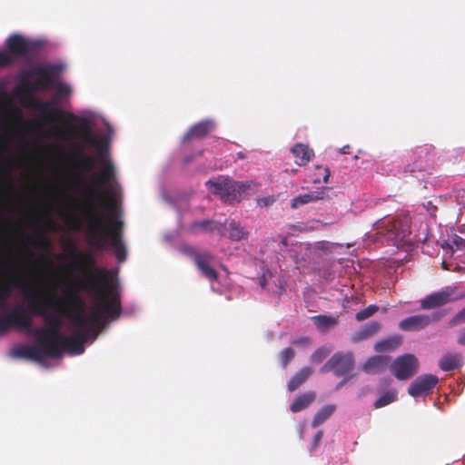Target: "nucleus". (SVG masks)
<instances>
[{"mask_svg":"<svg viewBox=\"0 0 465 465\" xmlns=\"http://www.w3.org/2000/svg\"><path fill=\"white\" fill-rule=\"evenodd\" d=\"M9 52L16 55H25L28 52V45L25 40L19 35H13L7 41Z\"/></svg>","mask_w":465,"mask_h":465,"instance_id":"obj_27","label":"nucleus"},{"mask_svg":"<svg viewBox=\"0 0 465 465\" xmlns=\"http://www.w3.org/2000/svg\"><path fill=\"white\" fill-rule=\"evenodd\" d=\"M56 71L55 65H50L48 67L36 66L25 72L22 75L20 84L14 89V95L19 98L25 107L37 110L44 115L64 114L61 109L54 107L55 101L42 102L33 95L36 90H47L54 85V75Z\"/></svg>","mask_w":465,"mask_h":465,"instance_id":"obj_4","label":"nucleus"},{"mask_svg":"<svg viewBox=\"0 0 465 465\" xmlns=\"http://www.w3.org/2000/svg\"><path fill=\"white\" fill-rule=\"evenodd\" d=\"M101 156H102L103 169L101 170L100 173H95L94 175L93 181L96 183L107 185L114 178V175H115L114 167L109 159L104 158L103 154H101Z\"/></svg>","mask_w":465,"mask_h":465,"instance_id":"obj_21","label":"nucleus"},{"mask_svg":"<svg viewBox=\"0 0 465 465\" xmlns=\"http://www.w3.org/2000/svg\"><path fill=\"white\" fill-rule=\"evenodd\" d=\"M192 160H193V157H192V156H190V157H186L184 161H185V163H190Z\"/></svg>","mask_w":465,"mask_h":465,"instance_id":"obj_54","label":"nucleus"},{"mask_svg":"<svg viewBox=\"0 0 465 465\" xmlns=\"http://www.w3.org/2000/svg\"><path fill=\"white\" fill-rule=\"evenodd\" d=\"M71 222H72L73 228H74L76 230H79L82 228V223L79 219L73 218V219H71Z\"/></svg>","mask_w":465,"mask_h":465,"instance_id":"obj_48","label":"nucleus"},{"mask_svg":"<svg viewBox=\"0 0 465 465\" xmlns=\"http://www.w3.org/2000/svg\"><path fill=\"white\" fill-rule=\"evenodd\" d=\"M316 394L313 391H308L299 395L290 406L292 412L296 413L308 408L315 400Z\"/></svg>","mask_w":465,"mask_h":465,"instance_id":"obj_26","label":"nucleus"},{"mask_svg":"<svg viewBox=\"0 0 465 465\" xmlns=\"http://www.w3.org/2000/svg\"><path fill=\"white\" fill-rule=\"evenodd\" d=\"M237 156L240 159H244L245 158V153L243 152H239V153H237Z\"/></svg>","mask_w":465,"mask_h":465,"instance_id":"obj_51","label":"nucleus"},{"mask_svg":"<svg viewBox=\"0 0 465 465\" xmlns=\"http://www.w3.org/2000/svg\"><path fill=\"white\" fill-rule=\"evenodd\" d=\"M458 343L465 346V328L461 329L459 333Z\"/></svg>","mask_w":465,"mask_h":465,"instance_id":"obj_47","label":"nucleus"},{"mask_svg":"<svg viewBox=\"0 0 465 465\" xmlns=\"http://www.w3.org/2000/svg\"><path fill=\"white\" fill-rule=\"evenodd\" d=\"M75 166L83 172H92L95 167V161L92 156L83 154Z\"/></svg>","mask_w":465,"mask_h":465,"instance_id":"obj_37","label":"nucleus"},{"mask_svg":"<svg viewBox=\"0 0 465 465\" xmlns=\"http://www.w3.org/2000/svg\"><path fill=\"white\" fill-rule=\"evenodd\" d=\"M391 363V357L384 355L372 356L367 360L362 369L368 374L383 372Z\"/></svg>","mask_w":465,"mask_h":465,"instance_id":"obj_20","label":"nucleus"},{"mask_svg":"<svg viewBox=\"0 0 465 465\" xmlns=\"http://www.w3.org/2000/svg\"><path fill=\"white\" fill-rule=\"evenodd\" d=\"M354 368V360L351 352H337L321 368L322 373L333 371L337 376H344Z\"/></svg>","mask_w":465,"mask_h":465,"instance_id":"obj_13","label":"nucleus"},{"mask_svg":"<svg viewBox=\"0 0 465 465\" xmlns=\"http://www.w3.org/2000/svg\"><path fill=\"white\" fill-rule=\"evenodd\" d=\"M22 276H24L22 274ZM24 279V284H25V289H22L25 292V295L28 301V304L30 303V299H32L33 297H35L36 299H45L47 300L49 302H54L55 301V298L56 299H65V297L62 298V297H58L56 295V293L54 292H29L28 291H32V288H29L28 284L26 283L25 282V277H23ZM28 311H29V314H33V315H35L31 310L30 308L28 307Z\"/></svg>","mask_w":465,"mask_h":465,"instance_id":"obj_25","label":"nucleus"},{"mask_svg":"<svg viewBox=\"0 0 465 465\" xmlns=\"http://www.w3.org/2000/svg\"><path fill=\"white\" fill-rule=\"evenodd\" d=\"M397 400L396 390H390L384 392L373 404L375 409L385 407Z\"/></svg>","mask_w":465,"mask_h":465,"instance_id":"obj_36","label":"nucleus"},{"mask_svg":"<svg viewBox=\"0 0 465 465\" xmlns=\"http://www.w3.org/2000/svg\"><path fill=\"white\" fill-rule=\"evenodd\" d=\"M77 182L83 187V195L87 200L82 213L88 221L86 235L89 244L98 250H105L110 243L117 262H124L127 252L123 242V222L113 213L106 218L97 212L96 204L103 203L104 193L90 185L84 176H79Z\"/></svg>","mask_w":465,"mask_h":465,"instance_id":"obj_2","label":"nucleus"},{"mask_svg":"<svg viewBox=\"0 0 465 465\" xmlns=\"http://www.w3.org/2000/svg\"><path fill=\"white\" fill-rule=\"evenodd\" d=\"M55 88H56V97L59 99L67 97L72 93L71 87L68 84H64V83L56 84Z\"/></svg>","mask_w":465,"mask_h":465,"instance_id":"obj_39","label":"nucleus"},{"mask_svg":"<svg viewBox=\"0 0 465 465\" xmlns=\"http://www.w3.org/2000/svg\"><path fill=\"white\" fill-rule=\"evenodd\" d=\"M37 341V346L21 345L15 348L12 351L13 356L17 358H25L34 361H41L43 358H49L44 345Z\"/></svg>","mask_w":465,"mask_h":465,"instance_id":"obj_18","label":"nucleus"},{"mask_svg":"<svg viewBox=\"0 0 465 465\" xmlns=\"http://www.w3.org/2000/svg\"><path fill=\"white\" fill-rule=\"evenodd\" d=\"M214 129V123L211 120H203L193 124L183 138L186 143L191 139H203Z\"/></svg>","mask_w":465,"mask_h":465,"instance_id":"obj_19","label":"nucleus"},{"mask_svg":"<svg viewBox=\"0 0 465 465\" xmlns=\"http://www.w3.org/2000/svg\"><path fill=\"white\" fill-rule=\"evenodd\" d=\"M63 114H66L67 119L63 120V123L68 126L72 127V122H77L78 125L76 127L80 137L82 140L97 149L100 154H104V152L107 151L108 148V140L106 138L97 139L90 126L89 120L86 117L76 116L72 113H64Z\"/></svg>","mask_w":465,"mask_h":465,"instance_id":"obj_9","label":"nucleus"},{"mask_svg":"<svg viewBox=\"0 0 465 465\" xmlns=\"http://www.w3.org/2000/svg\"><path fill=\"white\" fill-rule=\"evenodd\" d=\"M32 324V315L23 308L16 307L7 315L0 314V335L5 334L14 327L31 331Z\"/></svg>","mask_w":465,"mask_h":465,"instance_id":"obj_11","label":"nucleus"},{"mask_svg":"<svg viewBox=\"0 0 465 465\" xmlns=\"http://www.w3.org/2000/svg\"><path fill=\"white\" fill-rule=\"evenodd\" d=\"M226 226L229 231V238L232 241L239 242L249 237V232L234 220L227 222Z\"/></svg>","mask_w":465,"mask_h":465,"instance_id":"obj_29","label":"nucleus"},{"mask_svg":"<svg viewBox=\"0 0 465 465\" xmlns=\"http://www.w3.org/2000/svg\"><path fill=\"white\" fill-rule=\"evenodd\" d=\"M38 245L45 249H48L51 247V242L47 238H45V236H42L40 238V240L38 241Z\"/></svg>","mask_w":465,"mask_h":465,"instance_id":"obj_46","label":"nucleus"},{"mask_svg":"<svg viewBox=\"0 0 465 465\" xmlns=\"http://www.w3.org/2000/svg\"><path fill=\"white\" fill-rule=\"evenodd\" d=\"M456 247V250L465 249V240L460 236H455L451 241V248Z\"/></svg>","mask_w":465,"mask_h":465,"instance_id":"obj_43","label":"nucleus"},{"mask_svg":"<svg viewBox=\"0 0 465 465\" xmlns=\"http://www.w3.org/2000/svg\"><path fill=\"white\" fill-rule=\"evenodd\" d=\"M4 95H5V94H4V92H3V90H2V87L0 86V99H1Z\"/></svg>","mask_w":465,"mask_h":465,"instance_id":"obj_55","label":"nucleus"},{"mask_svg":"<svg viewBox=\"0 0 465 465\" xmlns=\"http://www.w3.org/2000/svg\"><path fill=\"white\" fill-rule=\"evenodd\" d=\"M260 285L262 289H264L266 287V275L263 274L261 278H260Z\"/></svg>","mask_w":465,"mask_h":465,"instance_id":"obj_50","label":"nucleus"},{"mask_svg":"<svg viewBox=\"0 0 465 465\" xmlns=\"http://www.w3.org/2000/svg\"><path fill=\"white\" fill-rule=\"evenodd\" d=\"M439 378L433 374H424L415 379L410 385L408 392L412 397L430 393L438 384Z\"/></svg>","mask_w":465,"mask_h":465,"instance_id":"obj_16","label":"nucleus"},{"mask_svg":"<svg viewBox=\"0 0 465 465\" xmlns=\"http://www.w3.org/2000/svg\"><path fill=\"white\" fill-rule=\"evenodd\" d=\"M346 379H344L343 381H341L338 385H337V390L340 389L341 386H343L346 382Z\"/></svg>","mask_w":465,"mask_h":465,"instance_id":"obj_53","label":"nucleus"},{"mask_svg":"<svg viewBox=\"0 0 465 465\" xmlns=\"http://www.w3.org/2000/svg\"><path fill=\"white\" fill-rule=\"evenodd\" d=\"M462 365V357L459 353H448L442 356L439 361L440 368L444 371H450Z\"/></svg>","mask_w":465,"mask_h":465,"instance_id":"obj_24","label":"nucleus"},{"mask_svg":"<svg viewBox=\"0 0 465 465\" xmlns=\"http://www.w3.org/2000/svg\"><path fill=\"white\" fill-rule=\"evenodd\" d=\"M439 319L440 316L438 314L432 317L427 314H417L403 319L400 322L399 327L404 331H417L426 328L431 322L438 321Z\"/></svg>","mask_w":465,"mask_h":465,"instance_id":"obj_17","label":"nucleus"},{"mask_svg":"<svg viewBox=\"0 0 465 465\" xmlns=\"http://www.w3.org/2000/svg\"><path fill=\"white\" fill-rule=\"evenodd\" d=\"M291 152L294 157L295 163L298 164L299 166L306 165L314 156L313 150L303 143L295 144L292 148Z\"/></svg>","mask_w":465,"mask_h":465,"instance_id":"obj_22","label":"nucleus"},{"mask_svg":"<svg viewBox=\"0 0 465 465\" xmlns=\"http://www.w3.org/2000/svg\"><path fill=\"white\" fill-rule=\"evenodd\" d=\"M411 163L405 168V173L423 172L433 167L435 148L431 144L415 147L409 155Z\"/></svg>","mask_w":465,"mask_h":465,"instance_id":"obj_10","label":"nucleus"},{"mask_svg":"<svg viewBox=\"0 0 465 465\" xmlns=\"http://www.w3.org/2000/svg\"><path fill=\"white\" fill-rule=\"evenodd\" d=\"M401 343V337L395 335L388 337L375 343L374 350L377 352L392 351L397 349Z\"/></svg>","mask_w":465,"mask_h":465,"instance_id":"obj_28","label":"nucleus"},{"mask_svg":"<svg viewBox=\"0 0 465 465\" xmlns=\"http://www.w3.org/2000/svg\"><path fill=\"white\" fill-rule=\"evenodd\" d=\"M349 149V146H344L341 149V153H348V150Z\"/></svg>","mask_w":465,"mask_h":465,"instance_id":"obj_52","label":"nucleus"},{"mask_svg":"<svg viewBox=\"0 0 465 465\" xmlns=\"http://www.w3.org/2000/svg\"><path fill=\"white\" fill-rule=\"evenodd\" d=\"M381 328V325L378 322H371L363 325L358 331L352 336L354 342H360L367 340L376 334Z\"/></svg>","mask_w":465,"mask_h":465,"instance_id":"obj_23","label":"nucleus"},{"mask_svg":"<svg viewBox=\"0 0 465 465\" xmlns=\"http://www.w3.org/2000/svg\"><path fill=\"white\" fill-rule=\"evenodd\" d=\"M331 175L330 169L328 167H324L322 165H316L315 172L311 175V180L313 183H320L329 182V178Z\"/></svg>","mask_w":465,"mask_h":465,"instance_id":"obj_34","label":"nucleus"},{"mask_svg":"<svg viewBox=\"0 0 465 465\" xmlns=\"http://www.w3.org/2000/svg\"><path fill=\"white\" fill-rule=\"evenodd\" d=\"M461 323H465V307L450 319L449 325L454 327Z\"/></svg>","mask_w":465,"mask_h":465,"instance_id":"obj_41","label":"nucleus"},{"mask_svg":"<svg viewBox=\"0 0 465 465\" xmlns=\"http://www.w3.org/2000/svg\"><path fill=\"white\" fill-rule=\"evenodd\" d=\"M295 352L292 348H285L281 352V360L283 368H286L288 363L293 359Z\"/></svg>","mask_w":465,"mask_h":465,"instance_id":"obj_40","label":"nucleus"},{"mask_svg":"<svg viewBox=\"0 0 465 465\" xmlns=\"http://www.w3.org/2000/svg\"><path fill=\"white\" fill-rule=\"evenodd\" d=\"M377 230L392 245H399L411 233L410 220L407 217L381 220L377 223Z\"/></svg>","mask_w":465,"mask_h":465,"instance_id":"obj_7","label":"nucleus"},{"mask_svg":"<svg viewBox=\"0 0 465 465\" xmlns=\"http://www.w3.org/2000/svg\"><path fill=\"white\" fill-rule=\"evenodd\" d=\"M13 288L25 289L22 273H9L6 271H0V310H5L7 299L12 293Z\"/></svg>","mask_w":465,"mask_h":465,"instance_id":"obj_12","label":"nucleus"},{"mask_svg":"<svg viewBox=\"0 0 465 465\" xmlns=\"http://www.w3.org/2000/svg\"><path fill=\"white\" fill-rule=\"evenodd\" d=\"M107 196H108V199H109V203H108V206L110 208H113L114 206V203H115V200H114V197L112 193H106Z\"/></svg>","mask_w":465,"mask_h":465,"instance_id":"obj_49","label":"nucleus"},{"mask_svg":"<svg viewBox=\"0 0 465 465\" xmlns=\"http://www.w3.org/2000/svg\"><path fill=\"white\" fill-rule=\"evenodd\" d=\"M322 193H310L299 195L292 200L291 207L296 209L302 205L320 200L322 198Z\"/></svg>","mask_w":465,"mask_h":465,"instance_id":"obj_33","label":"nucleus"},{"mask_svg":"<svg viewBox=\"0 0 465 465\" xmlns=\"http://www.w3.org/2000/svg\"><path fill=\"white\" fill-rule=\"evenodd\" d=\"M13 63V58L6 53H0V67H5Z\"/></svg>","mask_w":465,"mask_h":465,"instance_id":"obj_44","label":"nucleus"},{"mask_svg":"<svg viewBox=\"0 0 465 465\" xmlns=\"http://www.w3.org/2000/svg\"><path fill=\"white\" fill-rule=\"evenodd\" d=\"M327 354L328 351L325 349L321 348L313 352L311 360L313 363H320L326 358Z\"/></svg>","mask_w":465,"mask_h":465,"instance_id":"obj_42","label":"nucleus"},{"mask_svg":"<svg viewBox=\"0 0 465 465\" xmlns=\"http://www.w3.org/2000/svg\"><path fill=\"white\" fill-rule=\"evenodd\" d=\"M462 299L465 292H460L458 285H450L422 298L420 306L422 310H432Z\"/></svg>","mask_w":465,"mask_h":465,"instance_id":"obj_8","label":"nucleus"},{"mask_svg":"<svg viewBox=\"0 0 465 465\" xmlns=\"http://www.w3.org/2000/svg\"><path fill=\"white\" fill-rule=\"evenodd\" d=\"M48 307H54L57 311L67 314L71 318L75 332L72 336L58 335L59 340L56 344L57 351L50 352L45 349L49 358L57 359L64 352L71 355H80L84 351V343L88 341L91 334L95 338L98 334L99 327L104 320L110 318L107 314L101 315L95 308V312L87 316L84 314V302L79 293L74 290H69L65 294V299H56L54 302H49L45 299H30L29 308L36 315H44L45 310Z\"/></svg>","mask_w":465,"mask_h":465,"instance_id":"obj_1","label":"nucleus"},{"mask_svg":"<svg viewBox=\"0 0 465 465\" xmlns=\"http://www.w3.org/2000/svg\"><path fill=\"white\" fill-rule=\"evenodd\" d=\"M336 407L334 405H326L320 409L314 415L312 426L317 428L327 420L335 411Z\"/></svg>","mask_w":465,"mask_h":465,"instance_id":"obj_32","label":"nucleus"},{"mask_svg":"<svg viewBox=\"0 0 465 465\" xmlns=\"http://www.w3.org/2000/svg\"><path fill=\"white\" fill-rule=\"evenodd\" d=\"M67 252L74 259L73 266L84 275L79 282L80 287L97 293L98 302L95 306L100 314H107L112 320L118 319L122 309L120 298L112 288L111 272L97 268L94 255L90 252H80L74 243L69 245Z\"/></svg>","mask_w":465,"mask_h":465,"instance_id":"obj_3","label":"nucleus"},{"mask_svg":"<svg viewBox=\"0 0 465 465\" xmlns=\"http://www.w3.org/2000/svg\"><path fill=\"white\" fill-rule=\"evenodd\" d=\"M48 309H54L55 312L63 314V312L57 311L54 307H48L45 310L44 315H41L45 318V322L47 324L46 328L42 329H33L30 332H33L36 340L40 341L45 349H48L50 352H56L57 348L56 345L54 346V343L59 340L55 337L56 333L58 335H63L60 331V328L62 326V320L61 317L57 314H46V311ZM64 315H66L64 313Z\"/></svg>","mask_w":465,"mask_h":465,"instance_id":"obj_6","label":"nucleus"},{"mask_svg":"<svg viewBox=\"0 0 465 465\" xmlns=\"http://www.w3.org/2000/svg\"><path fill=\"white\" fill-rule=\"evenodd\" d=\"M217 229V223L213 220L196 221L190 224L189 230L192 233L213 232Z\"/></svg>","mask_w":465,"mask_h":465,"instance_id":"obj_31","label":"nucleus"},{"mask_svg":"<svg viewBox=\"0 0 465 465\" xmlns=\"http://www.w3.org/2000/svg\"><path fill=\"white\" fill-rule=\"evenodd\" d=\"M313 321L317 328L321 331H325L337 324V319L335 317L327 315L314 316Z\"/></svg>","mask_w":465,"mask_h":465,"instance_id":"obj_35","label":"nucleus"},{"mask_svg":"<svg viewBox=\"0 0 465 465\" xmlns=\"http://www.w3.org/2000/svg\"><path fill=\"white\" fill-rule=\"evenodd\" d=\"M312 370L309 367L301 369L288 382V390L290 391H296L302 384H303L308 378L312 375Z\"/></svg>","mask_w":465,"mask_h":465,"instance_id":"obj_30","label":"nucleus"},{"mask_svg":"<svg viewBox=\"0 0 465 465\" xmlns=\"http://www.w3.org/2000/svg\"><path fill=\"white\" fill-rule=\"evenodd\" d=\"M322 430H319L314 438H313V440L312 442L311 443V447H310V451L312 452L316 450V448L318 447L320 441L322 440Z\"/></svg>","mask_w":465,"mask_h":465,"instance_id":"obj_45","label":"nucleus"},{"mask_svg":"<svg viewBox=\"0 0 465 465\" xmlns=\"http://www.w3.org/2000/svg\"><path fill=\"white\" fill-rule=\"evenodd\" d=\"M419 368L418 359L412 354L398 357L391 364V371L398 380H408L412 377Z\"/></svg>","mask_w":465,"mask_h":465,"instance_id":"obj_14","label":"nucleus"},{"mask_svg":"<svg viewBox=\"0 0 465 465\" xmlns=\"http://www.w3.org/2000/svg\"><path fill=\"white\" fill-rule=\"evenodd\" d=\"M378 311H379V307L375 304H371V305H369L367 308L358 312L355 315V318L358 322H362V321L371 317Z\"/></svg>","mask_w":465,"mask_h":465,"instance_id":"obj_38","label":"nucleus"},{"mask_svg":"<svg viewBox=\"0 0 465 465\" xmlns=\"http://www.w3.org/2000/svg\"><path fill=\"white\" fill-rule=\"evenodd\" d=\"M205 185L209 192L220 196L224 202L239 201L242 194L251 188L248 182H235L223 177L209 180Z\"/></svg>","mask_w":465,"mask_h":465,"instance_id":"obj_5","label":"nucleus"},{"mask_svg":"<svg viewBox=\"0 0 465 465\" xmlns=\"http://www.w3.org/2000/svg\"><path fill=\"white\" fill-rule=\"evenodd\" d=\"M48 223H49L50 225H53V224H54V223H53V222H52L51 220H49Z\"/></svg>","mask_w":465,"mask_h":465,"instance_id":"obj_56","label":"nucleus"},{"mask_svg":"<svg viewBox=\"0 0 465 465\" xmlns=\"http://www.w3.org/2000/svg\"><path fill=\"white\" fill-rule=\"evenodd\" d=\"M188 253L193 259L194 264L202 274L210 281L218 279V272L211 266L214 256L209 252H198L194 248H189Z\"/></svg>","mask_w":465,"mask_h":465,"instance_id":"obj_15","label":"nucleus"}]
</instances>
